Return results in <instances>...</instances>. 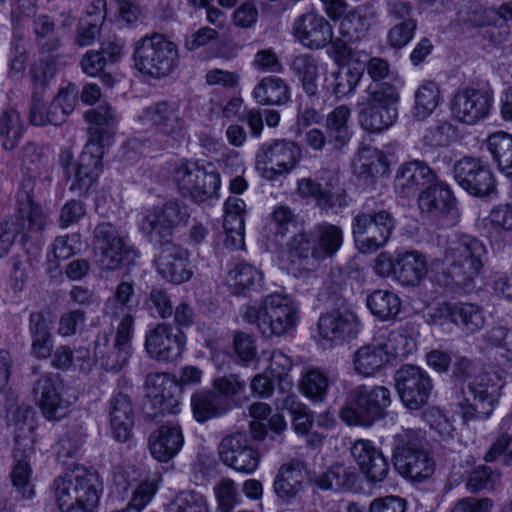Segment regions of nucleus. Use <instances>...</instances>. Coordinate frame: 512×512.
Returning <instances> with one entry per match:
<instances>
[{
	"mask_svg": "<svg viewBox=\"0 0 512 512\" xmlns=\"http://www.w3.org/2000/svg\"><path fill=\"white\" fill-rule=\"evenodd\" d=\"M242 318L257 326L266 337L289 335L297 326L299 312L295 303L282 294L267 295L259 305H247Z\"/></svg>",
	"mask_w": 512,
	"mask_h": 512,
	"instance_id": "f257e3e1",
	"label": "nucleus"
},
{
	"mask_svg": "<svg viewBox=\"0 0 512 512\" xmlns=\"http://www.w3.org/2000/svg\"><path fill=\"white\" fill-rule=\"evenodd\" d=\"M60 512H92L100 498V483L95 471L77 469L58 477L53 484Z\"/></svg>",
	"mask_w": 512,
	"mask_h": 512,
	"instance_id": "f03ea898",
	"label": "nucleus"
},
{
	"mask_svg": "<svg viewBox=\"0 0 512 512\" xmlns=\"http://www.w3.org/2000/svg\"><path fill=\"white\" fill-rule=\"evenodd\" d=\"M486 260L487 251L483 242L468 235L450 241L443 256L448 276L459 287L470 286Z\"/></svg>",
	"mask_w": 512,
	"mask_h": 512,
	"instance_id": "7ed1b4c3",
	"label": "nucleus"
},
{
	"mask_svg": "<svg viewBox=\"0 0 512 512\" xmlns=\"http://www.w3.org/2000/svg\"><path fill=\"white\" fill-rule=\"evenodd\" d=\"M49 69V64L43 67L40 63L31 67L29 72L31 80L36 85L29 113L30 122L35 126L61 125L73 112L76 104V96L67 90H61L52 101L47 102L44 85Z\"/></svg>",
	"mask_w": 512,
	"mask_h": 512,
	"instance_id": "20e7f679",
	"label": "nucleus"
},
{
	"mask_svg": "<svg viewBox=\"0 0 512 512\" xmlns=\"http://www.w3.org/2000/svg\"><path fill=\"white\" fill-rule=\"evenodd\" d=\"M14 421V465L11 471L13 486L23 498H31L34 490L30 484L31 466L29 458L34 452L35 429L33 410L29 406L19 407L13 414Z\"/></svg>",
	"mask_w": 512,
	"mask_h": 512,
	"instance_id": "39448f33",
	"label": "nucleus"
},
{
	"mask_svg": "<svg viewBox=\"0 0 512 512\" xmlns=\"http://www.w3.org/2000/svg\"><path fill=\"white\" fill-rule=\"evenodd\" d=\"M96 262L103 271H117L139 256V251L118 226L98 223L92 232Z\"/></svg>",
	"mask_w": 512,
	"mask_h": 512,
	"instance_id": "423d86ee",
	"label": "nucleus"
},
{
	"mask_svg": "<svg viewBox=\"0 0 512 512\" xmlns=\"http://www.w3.org/2000/svg\"><path fill=\"white\" fill-rule=\"evenodd\" d=\"M391 404L390 391L384 386H358L348 392L340 418L349 426L370 427L386 415Z\"/></svg>",
	"mask_w": 512,
	"mask_h": 512,
	"instance_id": "0eeeda50",
	"label": "nucleus"
},
{
	"mask_svg": "<svg viewBox=\"0 0 512 512\" xmlns=\"http://www.w3.org/2000/svg\"><path fill=\"white\" fill-rule=\"evenodd\" d=\"M134 65L144 75L160 79L172 74L179 65L177 45L164 35H146L134 45Z\"/></svg>",
	"mask_w": 512,
	"mask_h": 512,
	"instance_id": "6e6552de",
	"label": "nucleus"
},
{
	"mask_svg": "<svg viewBox=\"0 0 512 512\" xmlns=\"http://www.w3.org/2000/svg\"><path fill=\"white\" fill-rule=\"evenodd\" d=\"M393 461L396 470L412 482L421 483L435 471V461L423 449L420 434L405 430L394 437Z\"/></svg>",
	"mask_w": 512,
	"mask_h": 512,
	"instance_id": "1a4fd4ad",
	"label": "nucleus"
},
{
	"mask_svg": "<svg viewBox=\"0 0 512 512\" xmlns=\"http://www.w3.org/2000/svg\"><path fill=\"white\" fill-rule=\"evenodd\" d=\"M399 93L395 86L382 82L368 87L366 103L359 111L361 127L370 133H380L397 120Z\"/></svg>",
	"mask_w": 512,
	"mask_h": 512,
	"instance_id": "9d476101",
	"label": "nucleus"
},
{
	"mask_svg": "<svg viewBox=\"0 0 512 512\" xmlns=\"http://www.w3.org/2000/svg\"><path fill=\"white\" fill-rule=\"evenodd\" d=\"M504 384L501 376L494 371L475 376L468 382L467 390L462 388L463 401L458 403L462 418L468 421L489 417L498 402Z\"/></svg>",
	"mask_w": 512,
	"mask_h": 512,
	"instance_id": "9b49d317",
	"label": "nucleus"
},
{
	"mask_svg": "<svg viewBox=\"0 0 512 512\" xmlns=\"http://www.w3.org/2000/svg\"><path fill=\"white\" fill-rule=\"evenodd\" d=\"M189 217L190 214L185 205L170 200L161 206L149 209L140 223V230L153 244L172 243L175 229L185 225Z\"/></svg>",
	"mask_w": 512,
	"mask_h": 512,
	"instance_id": "f8f14e48",
	"label": "nucleus"
},
{
	"mask_svg": "<svg viewBox=\"0 0 512 512\" xmlns=\"http://www.w3.org/2000/svg\"><path fill=\"white\" fill-rule=\"evenodd\" d=\"M175 180L180 193L196 202H203L217 194L220 174L211 162L189 163L177 168Z\"/></svg>",
	"mask_w": 512,
	"mask_h": 512,
	"instance_id": "ddd939ff",
	"label": "nucleus"
},
{
	"mask_svg": "<svg viewBox=\"0 0 512 512\" xmlns=\"http://www.w3.org/2000/svg\"><path fill=\"white\" fill-rule=\"evenodd\" d=\"M134 319L129 313L121 319L114 343L110 345L107 333L99 334L94 343L95 361L109 372H118L126 364L131 353V336Z\"/></svg>",
	"mask_w": 512,
	"mask_h": 512,
	"instance_id": "4468645a",
	"label": "nucleus"
},
{
	"mask_svg": "<svg viewBox=\"0 0 512 512\" xmlns=\"http://www.w3.org/2000/svg\"><path fill=\"white\" fill-rule=\"evenodd\" d=\"M395 228L393 215L386 211L360 213L353 219L352 232L363 253H372L385 246Z\"/></svg>",
	"mask_w": 512,
	"mask_h": 512,
	"instance_id": "2eb2a0df",
	"label": "nucleus"
},
{
	"mask_svg": "<svg viewBox=\"0 0 512 512\" xmlns=\"http://www.w3.org/2000/svg\"><path fill=\"white\" fill-rule=\"evenodd\" d=\"M146 384L150 387L148 402L144 406L148 418L156 420L160 415L178 412L181 387L174 377L161 373L150 374Z\"/></svg>",
	"mask_w": 512,
	"mask_h": 512,
	"instance_id": "dca6fc26",
	"label": "nucleus"
},
{
	"mask_svg": "<svg viewBox=\"0 0 512 512\" xmlns=\"http://www.w3.org/2000/svg\"><path fill=\"white\" fill-rule=\"evenodd\" d=\"M218 455L224 465L243 474H252L260 462L259 452L245 432L225 436L218 445Z\"/></svg>",
	"mask_w": 512,
	"mask_h": 512,
	"instance_id": "f3484780",
	"label": "nucleus"
},
{
	"mask_svg": "<svg viewBox=\"0 0 512 512\" xmlns=\"http://www.w3.org/2000/svg\"><path fill=\"white\" fill-rule=\"evenodd\" d=\"M395 388L406 408L419 410L428 401L432 381L428 374L414 365H403L394 375Z\"/></svg>",
	"mask_w": 512,
	"mask_h": 512,
	"instance_id": "a211bd4d",
	"label": "nucleus"
},
{
	"mask_svg": "<svg viewBox=\"0 0 512 512\" xmlns=\"http://www.w3.org/2000/svg\"><path fill=\"white\" fill-rule=\"evenodd\" d=\"M185 334L167 323H159L147 330L145 350L150 358L160 362L177 360L185 347Z\"/></svg>",
	"mask_w": 512,
	"mask_h": 512,
	"instance_id": "6ab92c4d",
	"label": "nucleus"
},
{
	"mask_svg": "<svg viewBox=\"0 0 512 512\" xmlns=\"http://www.w3.org/2000/svg\"><path fill=\"white\" fill-rule=\"evenodd\" d=\"M62 390L58 375H41L33 385L34 400L49 421H59L69 413L72 402L64 397Z\"/></svg>",
	"mask_w": 512,
	"mask_h": 512,
	"instance_id": "aec40b11",
	"label": "nucleus"
},
{
	"mask_svg": "<svg viewBox=\"0 0 512 512\" xmlns=\"http://www.w3.org/2000/svg\"><path fill=\"white\" fill-rule=\"evenodd\" d=\"M300 158L301 150L295 142L277 139L261 145L256 154V168L281 175L294 169Z\"/></svg>",
	"mask_w": 512,
	"mask_h": 512,
	"instance_id": "412c9836",
	"label": "nucleus"
},
{
	"mask_svg": "<svg viewBox=\"0 0 512 512\" xmlns=\"http://www.w3.org/2000/svg\"><path fill=\"white\" fill-rule=\"evenodd\" d=\"M454 178L460 187L476 197L488 196L496 188L490 168L473 157H464L455 163Z\"/></svg>",
	"mask_w": 512,
	"mask_h": 512,
	"instance_id": "4be33fe9",
	"label": "nucleus"
},
{
	"mask_svg": "<svg viewBox=\"0 0 512 512\" xmlns=\"http://www.w3.org/2000/svg\"><path fill=\"white\" fill-rule=\"evenodd\" d=\"M142 125H150L156 132L178 139L183 136L186 121L180 111L179 105L168 101H159L146 107L138 116Z\"/></svg>",
	"mask_w": 512,
	"mask_h": 512,
	"instance_id": "5701e85b",
	"label": "nucleus"
},
{
	"mask_svg": "<svg viewBox=\"0 0 512 512\" xmlns=\"http://www.w3.org/2000/svg\"><path fill=\"white\" fill-rule=\"evenodd\" d=\"M34 180L32 177L22 181L17 194V221L14 222L16 231L24 237L30 234H40L47 222V215L41 205L33 197Z\"/></svg>",
	"mask_w": 512,
	"mask_h": 512,
	"instance_id": "b1692460",
	"label": "nucleus"
},
{
	"mask_svg": "<svg viewBox=\"0 0 512 512\" xmlns=\"http://www.w3.org/2000/svg\"><path fill=\"white\" fill-rule=\"evenodd\" d=\"M492 102L493 96L490 92L483 89L465 88L455 94L451 112L457 121L473 125L489 115Z\"/></svg>",
	"mask_w": 512,
	"mask_h": 512,
	"instance_id": "393cba45",
	"label": "nucleus"
},
{
	"mask_svg": "<svg viewBox=\"0 0 512 512\" xmlns=\"http://www.w3.org/2000/svg\"><path fill=\"white\" fill-rule=\"evenodd\" d=\"M161 246L162 249L155 260L159 275L174 284L188 281L192 275L189 252L173 243Z\"/></svg>",
	"mask_w": 512,
	"mask_h": 512,
	"instance_id": "a878e982",
	"label": "nucleus"
},
{
	"mask_svg": "<svg viewBox=\"0 0 512 512\" xmlns=\"http://www.w3.org/2000/svg\"><path fill=\"white\" fill-rule=\"evenodd\" d=\"M296 39L310 49H322L333 38L330 23L321 15L306 13L299 16L293 25Z\"/></svg>",
	"mask_w": 512,
	"mask_h": 512,
	"instance_id": "bb28decb",
	"label": "nucleus"
},
{
	"mask_svg": "<svg viewBox=\"0 0 512 512\" xmlns=\"http://www.w3.org/2000/svg\"><path fill=\"white\" fill-rule=\"evenodd\" d=\"M351 455L360 471L371 482L383 481L389 473V464L382 451L370 440H356L351 447Z\"/></svg>",
	"mask_w": 512,
	"mask_h": 512,
	"instance_id": "cd10ccee",
	"label": "nucleus"
},
{
	"mask_svg": "<svg viewBox=\"0 0 512 512\" xmlns=\"http://www.w3.org/2000/svg\"><path fill=\"white\" fill-rule=\"evenodd\" d=\"M360 322L352 311H334L322 315L318 321L319 335L331 342H342L357 337Z\"/></svg>",
	"mask_w": 512,
	"mask_h": 512,
	"instance_id": "c85d7f7f",
	"label": "nucleus"
},
{
	"mask_svg": "<svg viewBox=\"0 0 512 512\" xmlns=\"http://www.w3.org/2000/svg\"><path fill=\"white\" fill-rule=\"evenodd\" d=\"M417 202L421 214L431 219L447 216L456 205L452 190L443 182H434L426 186L419 193Z\"/></svg>",
	"mask_w": 512,
	"mask_h": 512,
	"instance_id": "c756f323",
	"label": "nucleus"
},
{
	"mask_svg": "<svg viewBox=\"0 0 512 512\" xmlns=\"http://www.w3.org/2000/svg\"><path fill=\"white\" fill-rule=\"evenodd\" d=\"M436 173L421 160H413L399 167L395 178V189L402 197L415 195L425 185H432Z\"/></svg>",
	"mask_w": 512,
	"mask_h": 512,
	"instance_id": "7c9ffc66",
	"label": "nucleus"
},
{
	"mask_svg": "<svg viewBox=\"0 0 512 512\" xmlns=\"http://www.w3.org/2000/svg\"><path fill=\"white\" fill-rule=\"evenodd\" d=\"M306 464L297 459L282 464L273 482V491L282 503L289 504L304 490Z\"/></svg>",
	"mask_w": 512,
	"mask_h": 512,
	"instance_id": "2f4dec72",
	"label": "nucleus"
},
{
	"mask_svg": "<svg viewBox=\"0 0 512 512\" xmlns=\"http://www.w3.org/2000/svg\"><path fill=\"white\" fill-rule=\"evenodd\" d=\"M183 443V434L178 425H162L150 434L148 440L151 455L160 462L171 460Z\"/></svg>",
	"mask_w": 512,
	"mask_h": 512,
	"instance_id": "473e14b6",
	"label": "nucleus"
},
{
	"mask_svg": "<svg viewBox=\"0 0 512 512\" xmlns=\"http://www.w3.org/2000/svg\"><path fill=\"white\" fill-rule=\"evenodd\" d=\"M428 273V261L418 251H408L397 255L393 263V274L404 286H416Z\"/></svg>",
	"mask_w": 512,
	"mask_h": 512,
	"instance_id": "72a5a7b5",
	"label": "nucleus"
},
{
	"mask_svg": "<svg viewBox=\"0 0 512 512\" xmlns=\"http://www.w3.org/2000/svg\"><path fill=\"white\" fill-rule=\"evenodd\" d=\"M110 425L115 439L126 442L134 425V413L131 399L127 394L118 392L109 401Z\"/></svg>",
	"mask_w": 512,
	"mask_h": 512,
	"instance_id": "f704fd0d",
	"label": "nucleus"
},
{
	"mask_svg": "<svg viewBox=\"0 0 512 512\" xmlns=\"http://www.w3.org/2000/svg\"><path fill=\"white\" fill-rule=\"evenodd\" d=\"M104 147L88 142L74 165L75 180L80 192L87 191L101 172V158Z\"/></svg>",
	"mask_w": 512,
	"mask_h": 512,
	"instance_id": "c9c22d12",
	"label": "nucleus"
},
{
	"mask_svg": "<svg viewBox=\"0 0 512 512\" xmlns=\"http://www.w3.org/2000/svg\"><path fill=\"white\" fill-rule=\"evenodd\" d=\"M85 119L90 123L88 142H94L104 147L112 138L118 123L113 108L108 104L99 105L86 111Z\"/></svg>",
	"mask_w": 512,
	"mask_h": 512,
	"instance_id": "e433bc0d",
	"label": "nucleus"
},
{
	"mask_svg": "<svg viewBox=\"0 0 512 512\" xmlns=\"http://www.w3.org/2000/svg\"><path fill=\"white\" fill-rule=\"evenodd\" d=\"M351 109L346 105L335 107L328 113L325 130L329 138V150L341 151L351 140L352 131L349 126Z\"/></svg>",
	"mask_w": 512,
	"mask_h": 512,
	"instance_id": "4c0bfd02",
	"label": "nucleus"
},
{
	"mask_svg": "<svg viewBox=\"0 0 512 512\" xmlns=\"http://www.w3.org/2000/svg\"><path fill=\"white\" fill-rule=\"evenodd\" d=\"M357 473L351 466L343 463H336L330 466L325 472L316 474L312 483L321 490L350 491L357 483Z\"/></svg>",
	"mask_w": 512,
	"mask_h": 512,
	"instance_id": "58836bf2",
	"label": "nucleus"
},
{
	"mask_svg": "<svg viewBox=\"0 0 512 512\" xmlns=\"http://www.w3.org/2000/svg\"><path fill=\"white\" fill-rule=\"evenodd\" d=\"M376 18V11L368 6H360L342 19L340 34L349 42L359 41L366 36Z\"/></svg>",
	"mask_w": 512,
	"mask_h": 512,
	"instance_id": "ea45409f",
	"label": "nucleus"
},
{
	"mask_svg": "<svg viewBox=\"0 0 512 512\" xmlns=\"http://www.w3.org/2000/svg\"><path fill=\"white\" fill-rule=\"evenodd\" d=\"M288 254L293 262L307 269H313L321 262L313 233L301 232L288 242Z\"/></svg>",
	"mask_w": 512,
	"mask_h": 512,
	"instance_id": "a19ab883",
	"label": "nucleus"
},
{
	"mask_svg": "<svg viewBox=\"0 0 512 512\" xmlns=\"http://www.w3.org/2000/svg\"><path fill=\"white\" fill-rule=\"evenodd\" d=\"M455 136V127L448 121L439 120L430 125L421 138L422 155L435 159L439 148L447 147Z\"/></svg>",
	"mask_w": 512,
	"mask_h": 512,
	"instance_id": "79ce46f5",
	"label": "nucleus"
},
{
	"mask_svg": "<svg viewBox=\"0 0 512 512\" xmlns=\"http://www.w3.org/2000/svg\"><path fill=\"white\" fill-rule=\"evenodd\" d=\"M253 96L261 105H282L290 98L287 84L275 76L263 78L254 88Z\"/></svg>",
	"mask_w": 512,
	"mask_h": 512,
	"instance_id": "37998d69",
	"label": "nucleus"
},
{
	"mask_svg": "<svg viewBox=\"0 0 512 512\" xmlns=\"http://www.w3.org/2000/svg\"><path fill=\"white\" fill-rule=\"evenodd\" d=\"M486 147L500 171L512 176V135L503 131L492 133Z\"/></svg>",
	"mask_w": 512,
	"mask_h": 512,
	"instance_id": "c03bdc74",
	"label": "nucleus"
},
{
	"mask_svg": "<svg viewBox=\"0 0 512 512\" xmlns=\"http://www.w3.org/2000/svg\"><path fill=\"white\" fill-rule=\"evenodd\" d=\"M297 190L301 197L313 198L316 201V205L323 210L332 209L336 202L339 207L347 205L345 192L339 193L336 199H334L329 190L324 189L320 183L311 178L299 180Z\"/></svg>",
	"mask_w": 512,
	"mask_h": 512,
	"instance_id": "a18cd8bd",
	"label": "nucleus"
},
{
	"mask_svg": "<svg viewBox=\"0 0 512 512\" xmlns=\"http://www.w3.org/2000/svg\"><path fill=\"white\" fill-rule=\"evenodd\" d=\"M312 233L321 261L335 255L343 244V232L337 225L321 223L314 227Z\"/></svg>",
	"mask_w": 512,
	"mask_h": 512,
	"instance_id": "49530a36",
	"label": "nucleus"
},
{
	"mask_svg": "<svg viewBox=\"0 0 512 512\" xmlns=\"http://www.w3.org/2000/svg\"><path fill=\"white\" fill-rule=\"evenodd\" d=\"M367 307L381 321L394 319L400 312L399 297L388 290H375L367 297Z\"/></svg>",
	"mask_w": 512,
	"mask_h": 512,
	"instance_id": "de8ad7c7",
	"label": "nucleus"
},
{
	"mask_svg": "<svg viewBox=\"0 0 512 512\" xmlns=\"http://www.w3.org/2000/svg\"><path fill=\"white\" fill-rule=\"evenodd\" d=\"M388 359L378 346L376 341L360 347L353 356L355 371L363 376H371L376 373Z\"/></svg>",
	"mask_w": 512,
	"mask_h": 512,
	"instance_id": "09e8293b",
	"label": "nucleus"
},
{
	"mask_svg": "<svg viewBox=\"0 0 512 512\" xmlns=\"http://www.w3.org/2000/svg\"><path fill=\"white\" fill-rule=\"evenodd\" d=\"M24 131L19 113L9 108L0 114V141L5 150L11 151L17 147Z\"/></svg>",
	"mask_w": 512,
	"mask_h": 512,
	"instance_id": "8fccbe9b",
	"label": "nucleus"
},
{
	"mask_svg": "<svg viewBox=\"0 0 512 512\" xmlns=\"http://www.w3.org/2000/svg\"><path fill=\"white\" fill-rule=\"evenodd\" d=\"M290 67L301 81L306 94L310 97L315 96L318 91V66L316 60L311 55L301 54L292 60Z\"/></svg>",
	"mask_w": 512,
	"mask_h": 512,
	"instance_id": "3c124183",
	"label": "nucleus"
},
{
	"mask_svg": "<svg viewBox=\"0 0 512 512\" xmlns=\"http://www.w3.org/2000/svg\"><path fill=\"white\" fill-rule=\"evenodd\" d=\"M453 323L466 334H474L484 326L485 317L483 310L475 304L455 303Z\"/></svg>",
	"mask_w": 512,
	"mask_h": 512,
	"instance_id": "603ef678",
	"label": "nucleus"
},
{
	"mask_svg": "<svg viewBox=\"0 0 512 512\" xmlns=\"http://www.w3.org/2000/svg\"><path fill=\"white\" fill-rule=\"evenodd\" d=\"M194 418L204 423L207 420L223 415L227 409L220 406L219 397L213 392H199L191 397Z\"/></svg>",
	"mask_w": 512,
	"mask_h": 512,
	"instance_id": "864d4df0",
	"label": "nucleus"
},
{
	"mask_svg": "<svg viewBox=\"0 0 512 512\" xmlns=\"http://www.w3.org/2000/svg\"><path fill=\"white\" fill-rule=\"evenodd\" d=\"M300 388L309 399L322 402L329 388L328 375L318 367L308 368L302 375Z\"/></svg>",
	"mask_w": 512,
	"mask_h": 512,
	"instance_id": "5fc2aeb1",
	"label": "nucleus"
},
{
	"mask_svg": "<svg viewBox=\"0 0 512 512\" xmlns=\"http://www.w3.org/2000/svg\"><path fill=\"white\" fill-rule=\"evenodd\" d=\"M262 273L254 266L240 263L232 269L227 278L229 287L234 294L243 293L247 289L260 285Z\"/></svg>",
	"mask_w": 512,
	"mask_h": 512,
	"instance_id": "6e6d98bb",
	"label": "nucleus"
},
{
	"mask_svg": "<svg viewBox=\"0 0 512 512\" xmlns=\"http://www.w3.org/2000/svg\"><path fill=\"white\" fill-rule=\"evenodd\" d=\"M439 91L435 83L424 82L415 93L414 116L418 119L428 117L438 105Z\"/></svg>",
	"mask_w": 512,
	"mask_h": 512,
	"instance_id": "4d7b16f0",
	"label": "nucleus"
},
{
	"mask_svg": "<svg viewBox=\"0 0 512 512\" xmlns=\"http://www.w3.org/2000/svg\"><path fill=\"white\" fill-rule=\"evenodd\" d=\"M375 341L388 360L392 357L403 356L409 352V338L399 331H385L379 334Z\"/></svg>",
	"mask_w": 512,
	"mask_h": 512,
	"instance_id": "13d9d810",
	"label": "nucleus"
},
{
	"mask_svg": "<svg viewBox=\"0 0 512 512\" xmlns=\"http://www.w3.org/2000/svg\"><path fill=\"white\" fill-rule=\"evenodd\" d=\"M362 71L356 68L341 69L334 75L332 92L337 99L352 94L362 78Z\"/></svg>",
	"mask_w": 512,
	"mask_h": 512,
	"instance_id": "bf43d9fd",
	"label": "nucleus"
},
{
	"mask_svg": "<svg viewBox=\"0 0 512 512\" xmlns=\"http://www.w3.org/2000/svg\"><path fill=\"white\" fill-rule=\"evenodd\" d=\"M171 512H209L206 499L195 491H181L170 504Z\"/></svg>",
	"mask_w": 512,
	"mask_h": 512,
	"instance_id": "052dcab7",
	"label": "nucleus"
},
{
	"mask_svg": "<svg viewBox=\"0 0 512 512\" xmlns=\"http://www.w3.org/2000/svg\"><path fill=\"white\" fill-rule=\"evenodd\" d=\"M103 16L96 15L93 17L89 13L87 17L82 18L76 29L75 43L79 47L92 45L100 33V24Z\"/></svg>",
	"mask_w": 512,
	"mask_h": 512,
	"instance_id": "680f3d73",
	"label": "nucleus"
},
{
	"mask_svg": "<svg viewBox=\"0 0 512 512\" xmlns=\"http://www.w3.org/2000/svg\"><path fill=\"white\" fill-rule=\"evenodd\" d=\"M214 492L222 512H231L240 501L237 485L230 478L221 479L215 485Z\"/></svg>",
	"mask_w": 512,
	"mask_h": 512,
	"instance_id": "e2e57ef3",
	"label": "nucleus"
},
{
	"mask_svg": "<svg viewBox=\"0 0 512 512\" xmlns=\"http://www.w3.org/2000/svg\"><path fill=\"white\" fill-rule=\"evenodd\" d=\"M417 29L416 19H407L390 28L387 34L388 44L395 49L405 47L414 37Z\"/></svg>",
	"mask_w": 512,
	"mask_h": 512,
	"instance_id": "0e129e2a",
	"label": "nucleus"
},
{
	"mask_svg": "<svg viewBox=\"0 0 512 512\" xmlns=\"http://www.w3.org/2000/svg\"><path fill=\"white\" fill-rule=\"evenodd\" d=\"M500 475L492 471L490 467L479 466L470 474L466 487L472 493H477L484 489H492L499 480Z\"/></svg>",
	"mask_w": 512,
	"mask_h": 512,
	"instance_id": "69168bd1",
	"label": "nucleus"
},
{
	"mask_svg": "<svg viewBox=\"0 0 512 512\" xmlns=\"http://www.w3.org/2000/svg\"><path fill=\"white\" fill-rule=\"evenodd\" d=\"M157 486L154 481H144L137 486L126 510L118 512H140L154 497Z\"/></svg>",
	"mask_w": 512,
	"mask_h": 512,
	"instance_id": "338daca9",
	"label": "nucleus"
},
{
	"mask_svg": "<svg viewBox=\"0 0 512 512\" xmlns=\"http://www.w3.org/2000/svg\"><path fill=\"white\" fill-rule=\"evenodd\" d=\"M486 462L500 460L504 465L512 463V435H502L492 444L488 452L485 454Z\"/></svg>",
	"mask_w": 512,
	"mask_h": 512,
	"instance_id": "774afa93",
	"label": "nucleus"
}]
</instances>
